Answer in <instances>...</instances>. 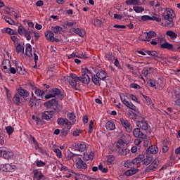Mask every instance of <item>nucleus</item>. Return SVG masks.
<instances>
[{
  "mask_svg": "<svg viewBox=\"0 0 180 180\" xmlns=\"http://www.w3.org/2000/svg\"><path fill=\"white\" fill-rule=\"evenodd\" d=\"M120 98L122 102L127 106V108H129V109H131L133 111H131V115L132 114L134 117H131L133 120H136L139 119V116L140 115V112H139V110H137V107L131 103L130 100H127V96H124V94H120Z\"/></svg>",
  "mask_w": 180,
  "mask_h": 180,
  "instance_id": "nucleus-1",
  "label": "nucleus"
},
{
  "mask_svg": "<svg viewBox=\"0 0 180 180\" xmlns=\"http://www.w3.org/2000/svg\"><path fill=\"white\" fill-rule=\"evenodd\" d=\"M67 79L70 85L72 86L75 89H77V86L79 85L81 82V78L78 77L75 74H70L69 76L67 77Z\"/></svg>",
  "mask_w": 180,
  "mask_h": 180,
  "instance_id": "nucleus-2",
  "label": "nucleus"
},
{
  "mask_svg": "<svg viewBox=\"0 0 180 180\" xmlns=\"http://www.w3.org/2000/svg\"><path fill=\"white\" fill-rule=\"evenodd\" d=\"M18 33L20 36H24L27 40H32V34H33V30H26L23 25H20L18 27Z\"/></svg>",
  "mask_w": 180,
  "mask_h": 180,
  "instance_id": "nucleus-3",
  "label": "nucleus"
},
{
  "mask_svg": "<svg viewBox=\"0 0 180 180\" xmlns=\"http://www.w3.org/2000/svg\"><path fill=\"white\" fill-rule=\"evenodd\" d=\"M56 96H59L60 101L64 99V94L61 92V90L57 88H53L50 91V94L45 96V99H51V98H56Z\"/></svg>",
  "mask_w": 180,
  "mask_h": 180,
  "instance_id": "nucleus-4",
  "label": "nucleus"
},
{
  "mask_svg": "<svg viewBox=\"0 0 180 180\" xmlns=\"http://www.w3.org/2000/svg\"><path fill=\"white\" fill-rule=\"evenodd\" d=\"M83 71L82 72V75L80 77L81 82L83 84L88 85L91 81V78H89V75L91 74V70H89L88 68H84L82 69Z\"/></svg>",
  "mask_w": 180,
  "mask_h": 180,
  "instance_id": "nucleus-5",
  "label": "nucleus"
},
{
  "mask_svg": "<svg viewBox=\"0 0 180 180\" xmlns=\"http://www.w3.org/2000/svg\"><path fill=\"white\" fill-rule=\"evenodd\" d=\"M0 157L9 160L13 157V152L6 148H0Z\"/></svg>",
  "mask_w": 180,
  "mask_h": 180,
  "instance_id": "nucleus-6",
  "label": "nucleus"
},
{
  "mask_svg": "<svg viewBox=\"0 0 180 180\" xmlns=\"http://www.w3.org/2000/svg\"><path fill=\"white\" fill-rule=\"evenodd\" d=\"M120 124H122V127L125 129L127 133H131L133 131V127H131V124L129 122V120L126 118H121L120 119Z\"/></svg>",
  "mask_w": 180,
  "mask_h": 180,
  "instance_id": "nucleus-7",
  "label": "nucleus"
},
{
  "mask_svg": "<svg viewBox=\"0 0 180 180\" xmlns=\"http://www.w3.org/2000/svg\"><path fill=\"white\" fill-rule=\"evenodd\" d=\"M145 37H141V41H151V39L157 37V33L154 31H149L144 33Z\"/></svg>",
  "mask_w": 180,
  "mask_h": 180,
  "instance_id": "nucleus-8",
  "label": "nucleus"
},
{
  "mask_svg": "<svg viewBox=\"0 0 180 180\" xmlns=\"http://www.w3.org/2000/svg\"><path fill=\"white\" fill-rule=\"evenodd\" d=\"M162 17L165 19V20H169V19H174L175 18V14L174 13V11L172 9L169 8H166V11H165L162 14Z\"/></svg>",
  "mask_w": 180,
  "mask_h": 180,
  "instance_id": "nucleus-9",
  "label": "nucleus"
},
{
  "mask_svg": "<svg viewBox=\"0 0 180 180\" xmlns=\"http://www.w3.org/2000/svg\"><path fill=\"white\" fill-rule=\"evenodd\" d=\"M32 174L34 175V180H46V176L43 174L41 171H39V169H34Z\"/></svg>",
  "mask_w": 180,
  "mask_h": 180,
  "instance_id": "nucleus-10",
  "label": "nucleus"
},
{
  "mask_svg": "<svg viewBox=\"0 0 180 180\" xmlns=\"http://www.w3.org/2000/svg\"><path fill=\"white\" fill-rule=\"evenodd\" d=\"M136 126L141 130H144L145 131H147L148 130V122L146 121V120L143 119L139 121H136Z\"/></svg>",
  "mask_w": 180,
  "mask_h": 180,
  "instance_id": "nucleus-11",
  "label": "nucleus"
},
{
  "mask_svg": "<svg viewBox=\"0 0 180 180\" xmlns=\"http://www.w3.org/2000/svg\"><path fill=\"white\" fill-rule=\"evenodd\" d=\"M45 37L46 40H49V41H56V43H58V41H60V39L54 37V33L53 31H46L45 32Z\"/></svg>",
  "mask_w": 180,
  "mask_h": 180,
  "instance_id": "nucleus-12",
  "label": "nucleus"
},
{
  "mask_svg": "<svg viewBox=\"0 0 180 180\" xmlns=\"http://www.w3.org/2000/svg\"><path fill=\"white\" fill-rule=\"evenodd\" d=\"M11 60L8 59H6L3 60L2 64L1 65V69L4 71V72H7L9 74V68H11Z\"/></svg>",
  "mask_w": 180,
  "mask_h": 180,
  "instance_id": "nucleus-13",
  "label": "nucleus"
},
{
  "mask_svg": "<svg viewBox=\"0 0 180 180\" xmlns=\"http://www.w3.org/2000/svg\"><path fill=\"white\" fill-rule=\"evenodd\" d=\"M132 134L134 137H136V139H146V134L141 132L140 129L139 128H134L132 131Z\"/></svg>",
  "mask_w": 180,
  "mask_h": 180,
  "instance_id": "nucleus-14",
  "label": "nucleus"
},
{
  "mask_svg": "<svg viewBox=\"0 0 180 180\" xmlns=\"http://www.w3.org/2000/svg\"><path fill=\"white\" fill-rule=\"evenodd\" d=\"M160 164V161L158 160H155L152 162V163L146 167V172H150V171H154Z\"/></svg>",
  "mask_w": 180,
  "mask_h": 180,
  "instance_id": "nucleus-15",
  "label": "nucleus"
},
{
  "mask_svg": "<svg viewBox=\"0 0 180 180\" xmlns=\"http://www.w3.org/2000/svg\"><path fill=\"white\" fill-rule=\"evenodd\" d=\"M53 116H54V111L49 110V111H44L42 113L41 117L44 120H50V119H53Z\"/></svg>",
  "mask_w": 180,
  "mask_h": 180,
  "instance_id": "nucleus-16",
  "label": "nucleus"
},
{
  "mask_svg": "<svg viewBox=\"0 0 180 180\" xmlns=\"http://www.w3.org/2000/svg\"><path fill=\"white\" fill-rule=\"evenodd\" d=\"M75 151H79L80 153H84L86 150V145L82 143H78L74 146Z\"/></svg>",
  "mask_w": 180,
  "mask_h": 180,
  "instance_id": "nucleus-17",
  "label": "nucleus"
},
{
  "mask_svg": "<svg viewBox=\"0 0 180 180\" xmlns=\"http://www.w3.org/2000/svg\"><path fill=\"white\" fill-rule=\"evenodd\" d=\"M57 123L58 124H59V126H64V124H66L68 127H71L72 124L71 122H69L68 119H64L63 117L58 118L57 120Z\"/></svg>",
  "mask_w": 180,
  "mask_h": 180,
  "instance_id": "nucleus-18",
  "label": "nucleus"
},
{
  "mask_svg": "<svg viewBox=\"0 0 180 180\" xmlns=\"http://www.w3.org/2000/svg\"><path fill=\"white\" fill-rule=\"evenodd\" d=\"M124 144H126V142H124L122 139L119 140L117 141V143L113 144V146H112V151H115L116 150H119L120 148H123V147H124Z\"/></svg>",
  "mask_w": 180,
  "mask_h": 180,
  "instance_id": "nucleus-19",
  "label": "nucleus"
},
{
  "mask_svg": "<svg viewBox=\"0 0 180 180\" xmlns=\"http://www.w3.org/2000/svg\"><path fill=\"white\" fill-rule=\"evenodd\" d=\"M57 102L58 101L56 98H53V99L49 101L48 102H45L44 106L47 109H51V108L53 109L54 108V106L57 105Z\"/></svg>",
  "mask_w": 180,
  "mask_h": 180,
  "instance_id": "nucleus-20",
  "label": "nucleus"
},
{
  "mask_svg": "<svg viewBox=\"0 0 180 180\" xmlns=\"http://www.w3.org/2000/svg\"><path fill=\"white\" fill-rule=\"evenodd\" d=\"M166 36L169 40H176L178 37V34L172 30H167L166 32Z\"/></svg>",
  "mask_w": 180,
  "mask_h": 180,
  "instance_id": "nucleus-21",
  "label": "nucleus"
},
{
  "mask_svg": "<svg viewBox=\"0 0 180 180\" xmlns=\"http://www.w3.org/2000/svg\"><path fill=\"white\" fill-rule=\"evenodd\" d=\"M77 163H76V167L79 169H85L87 167L86 163L84 162V160L82 159L77 158Z\"/></svg>",
  "mask_w": 180,
  "mask_h": 180,
  "instance_id": "nucleus-22",
  "label": "nucleus"
},
{
  "mask_svg": "<svg viewBox=\"0 0 180 180\" xmlns=\"http://www.w3.org/2000/svg\"><path fill=\"white\" fill-rule=\"evenodd\" d=\"M155 70L153 67H146L143 69L141 71V74L143 77H147V75H150V74H153Z\"/></svg>",
  "mask_w": 180,
  "mask_h": 180,
  "instance_id": "nucleus-23",
  "label": "nucleus"
},
{
  "mask_svg": "<svg viewBox=\"0 0 180 180\" xmlns=\"http://www.w3.org/2000/svg\"><path fill=\"white\" fill-rule=\"evenodd\" d=\"M113 153H118V154H120V155H127V154H129V153H130V149L124 146L122 148L113 150Z\"/></svg>",
  "mask_w": 180,
  "mask_h": 180,
  "instance_id": "nucleus-24",
  "label": "nucleus"
},
{
  "mask_svg": "<svg viewBox=\"0 0 180 180\" xmlns=\"http://www.w3.org/2000/svg\"><path fill=\"white\" fill-rule=\"evenodd\" d=\"M158 153V147L156 146H150L148 149L146 150V154L148 155H150L151 154H157Z\"/></svg>",
  "mask_w": 180,
  "mask_h": 180,
  "instance_id": "nucleus-25",
  "label": "nucleus"
},
{
  "mask_svg": "<svg viewBox=\"0 0 180 180\" xmlns=\"http://www.w3.org/2000/svg\"><path fill=\"white\" fill-rule=\"evenodd\" d=\"M70 33H76V34H78L80 37L85 36V32L79 28H70Z\"/></svg>",
  "mask_w": 180,
  "mask_h": 180,
  "instance_id": "nucleus-26",
  "label": "nucleus"
},
{
  "mask_svg": "<svg viewBox=\"0 0 180 180\" xmlns=\"http://www.w3.org/2000/svg\"><path fill=\"white\" fill-rule=\"evenodd\" d=\"M96 75L97 78H98V79H101V81H105V79H106V77H108L106 72H105L104 70L98 71Z\"/></svg>",
  "mask_w": 180,
  "mask_h": 180,
  "instance_id": "nucleus-27",
  "label": "nucleus"
},
{
  "mask_svg": "<svg viewBox=\"0 0 180 180\" xmlns=\"http://www.w3.org/2000/svg\"><path fill=\"white\" fill-rule=\"evenodd\" d=\"M139 171H140V169L136 168H131L124 172V175H126V176H131L133 175H135V174H137Z\"/></svg>",
  "mask_w": 180,
  "mask_h": 180,
  "instance_id": "nucleus-28",
  "label": "nucleus"
},
{
  "mask_svg": "<svg viewBox=\"0 0 180 180\" xmlns=\"http://www.w3.org/2000/svg\"><path fill=\"white\" fill-rule=\"evenodd\" d=\"M144 160V155H139L134 160H132L133 165H137V164H140V162H143Z\"/></svg>",
  "mask_w": 180,
  "mask_h": 180,
  "instance_id": "nucleus-29",
  "label": "nucleus"
},
{
  "mask_svg": "<svg viewBox=\"0 0 180 180\" xmlns=\"http://www.w3.org/2000/svg\"><path fill=\"white\" fill-rule=\"evenodd\" d=\"M25 54L28 57H32V56H33V49L32 48V45L30 44H26Z\"/></svg>",
  "mask_w": 180,
  "mask_h": 180,
  "instance_id": "nucleus-30",
  "label": "nucleus"
},
{
  "mask_svg": "<svg viewBox=\"0 0 180 180\" xmlns=\"http://www.w3.org/2000/svg\"><path fill=\"white\" fill-rule=\"evenodd\" d=\"M3 170L5 172H13L15 171V166H12L11 164H6L3 166Z\"/></svg>",
  "mask_w": 180,
  "mask_h": 180,
  "instance_id": "nucleus-31",
  "label": "nucleus"
},
{
  "mask_svg": "<svg viewBox=\"0 0 180 180\" xmlns=\"http://www.w3.org/2000/svg\"><path fill=\"white\" fill-rule=\"evenodd\" d=\"M68 58L69 59H71V58H84V60L86 59V55H84V54H82L80 56H79V53H72L71 54H69L68 56Z\"/></svg>",
  "mask_w": 180,
  "mask_h": 180,
  "instance_id": "nucleus-32",
  "label": "nucleus"
},
{
  "mask_svg": "<svg viewBox=\"0 0 180 180\" xmlns=\"http://www.w3.org/2000/svg\"><path fill=\"white\" fill-rule=\"evenodd\" d=\"M15 67L17 69V72L20 74V75H25V73L26 72L25 68L22 66V64L16 63Z\"/></svg>",
  "mask_w": 180,
  "mask_h": 180,
  "instance_id": "nucleus-33",
  "label": "nucleus"
},
{
  "mask_svg": "<svg viewBox=\"0 0 180 180\" xmlns=\"http://www.w3.org/2000/svg\"><path fill=\"white\" fill-rule=\"evenodd\" d=\"M18 95L22 98H27L29 96V91L26 89H18Z\"/></svg>",
  "mask_w": 180,
  "mask_h": 180,
  "instance_id": "nucleus-34",
  "label": "nucleus"
},
{
  "mask_svg": "<svg viewBox=\"0 0 180 180\" xmlns=\"http://www.w3.org/2000/svg\"><path fill=\"white\" fill-rule=\"evenodd\" d=\"M150 20H154L155 22H161V17L160 15L153 13H152V16H150Z\"/></svg>",
  "mask_w": 180,
  "mask_h": 180,
  "instance_id": "nucleus-35",
  "label": "nucleus"
},
{
  "mask_svg": "<svg viewBox=\"0 0 180 180\" xmlns=\"http://www.w3.org/2000/svg\"><path fill=\"white\" fill-rule=\"evenodd\" d=\"M16 52L18 54H23L25 53V45L17 44Z\"/></svg>",
  "mask_w": 180,
  "mask_h": 180,
  "instance_id": "nucleus-36",
  "label": "nucleus"
},
{
  "mask_svg": "<svg viewBox=\"0 0 180 180\" xmlns=\"http://www.w3.org/2000/svg\"><path fill=\"white\" fill-rule=\"evenodd\" d=\"M145 53H146L148 56H151L152 57H154V60H157V57H158V52L155 51L146 50Z\"/></svg>",
  "mask_w": 180,
  "mask_h": 180,
  "instance_id": "nucleus-37",
  "label": "nucleus"
},
{
  "mask_svg": "<svg viewBox=\"0 0 180 180\" xmlns=\"http://www.w3.org/2000/svg\"><path fill=\"white\" fill-rule=\"evenodd\" d=\"M162 49H167V50H174V45L168 42H165L160 45Z\"/></svg>",
  "mask_w": 180,
  "mask_h": 180,
  "instance_id": "nucleus-38",
  "label": "nucleus"
},
{
  "mask_svg": "<svg viewBox=\"0 0 180 180\" xmlns=\"http://www.w3.org/2000/svg\"><path fill=\"white\" fill-rule=\"evenodd\" d=\"M13 102L15 103V105H17V106L20 105V96L19 94H15L13 98Z\"/></svg>",
  "mask_w": 180,
  "mask_h": 180,
  "instance_id": "nucleus-39",
  "label": "nucleus"
},
{
  "mask_svg": "<svg viewBox=\"0 0 180 180\" xmlns=\"http://www.w3.org/2000/svg\"><path fill=\"white\" fill-rule=\"evenodd\" d=\"M105 127L107 130H115L116 129V125H115V123L111 121H108Z\"/></svg>",
  "mask_w": 180,
  "mask_h": 180,
  "instance_id": "nucleus-40",
  "label": "nucleus"
},
{
  "mask_svg": "<svg viewBox=\"0 0 180 180\" xmlns=\"http://www.w3.org/2000/svg\"><path fill=\"white\" fill-rule=\"evenodd\" d=\"M125 4L126 5H141L140 0H127Z\"/></svg>",
  "mask_w": 180,
  "mask_h": 180,
  "instance_id": "nucleus-41",
  "label": "nucleus"
},
{
  "mask_svg": "<svg viewBox=\"0 0 180 180\" xmlns=\"http://www.w3.org/2000/svg\"><path fill=\"white\" fill-rule=\"evenodd\" d=\"M165 27H174V18H170L169 20H165Z\"/></svg>",
  "mask_w": 180,
  "mask_h": 180,
  "instance_id": "nucleus-42",
  "label": "nucleus"
},
{
  "mask_svg": "<svg viewBox=\"0 0 180 180\" xmlns=\"http://www.w3.org/2000/svg\"><path fill=\"white\" fill-rule=\"evenodd\" d=\"M143 162L144 165H149V164H151V162H153V156L147 155L146 158H143Z\"/></svg>",
  "mask_w": 180,
  "mask_h": 180,
  "instance_id": "nucleus-43",
  "label": "nucleus"
},
{
  "mask_svg": "<svg viewBox=\"0 0 180 180\" xmlns=\"http://www.w3.org/2000/svg\"><path fill=\"white\" fill-rule=\"evenodd\" d=\"M155 12H161L162 11V6H161V2L156 1V4L155 6V8H153Z\"/></svg>",
  "mask_w": 180,
  "mask_h": 180,
  "instance_id": "nucleus-44",
  "label": "nucleus"
},
{
  "mask_svg": "<svg viewBox=\"0 0 180 180\" xmlns=\"http://www.w3.org/2000/svg\"><path fill=\"white\" fill-rule=\"evenodd\" d=\"M34 94L37 96H40L41 98H43L44 96L45 92H44V91H42L37 88H35Z\"/></svg>",
  "mask_w": 180,
  "mask_h": 180,
  "instance_id": "nucleus-45",
  "label": "nucleus"
},
{
  "mask_svg": "<svg viewBox=\"0 0 180 180\" xmlns=\"http://www.w3.org/2000/svg\"><path fill=\"white\" fill-rule=\"evenodd\" d=\"M133 9L136 13H143V12H144V7L135 6L133 7Z\"/></svg>",
  "mask_w": 180,
  "mask_h": 180,
  "instance_id": "nucleus-46",
  "label": "nucleus"
},
{
  "mask_svg": "<svg viewBox=\"0 0 180 180\" xmlns=\"http://www.w3.org/2000/svg\"><path fill=\"white\" fill-rule=\"evenodd\" d=\"M39 103V101L36 98H30V102H29V106L30 108H33V106H37V105Z\"/></svg>",
  "mask_w": 180,
  "mask_h": 180,
  "instance_id": "nucleus-47",
  "label": "nucleus"
},
{
  "mask_svg": "<svg viewBox=\"0 0 180 180\" xmlns=\"http://www.w3.org/2000/svg\"><path fill=\"white\" fill-rule=\"evenodd\" d=\"M53 110L56 112L57 113H60L61 110H63V106L61 105L58 104V101L56 103V105L53 106Z\"/></svg>",
  "mask_w": 180,
  "mask_h": 180,
  "instance_id": "nucleus-48",
  "label": "nucleus"
},
{
  "mask_svg": "<svg viewBox=\"0 0 180 180\" xmlns=\"http://www.w3.org/2000/svg\"><path fill=\"white\" fill-rule=\"evenodd\" d=\"M67 117L68 119H70V120H72L73 124H75V117H76L75 113L74 112L68 113Z\"/></svg>",
  "mask_w": 180,
  "mask_h": 180,
  "instance_id": "nucleus-49",
  "label": "nucleus"
},
{
  "mask_svg": "<svg viewBox=\"0 0 180 180\" xmlns=\"http://www.w3.org/2000/svg\"><path fill=\"white\" fill-rule=\"evenodd\" d=\"M143 140V146L144 147H148V146H150V144H151V140H150V138L147 137V135H146V137L145 138H141Z\"/></svg>",
  "mask_w": 180,
  "mask_h": 180,
  "instance_id": "nucleus-50",
  "label": "nucleus"
},
{
  "mask_svg": "<svg viewBox=\"0 0 180 180\" xmlns=\"http://www.w3.org/2000/svg\"><path fill=\"white\" fill-rule=\"evenodd\" d=\"M98 169H99V171H101V172H103V174H106L108 172V168L103 167V164H102V162H101L99 164Z\"/></svg>",
  "mask_w": 180,
  "mask_h": 180,
  "instance_id": "nucleus-51",
  "label": "nucleus"
},
{
  "mask_svg": "<svg viewBox=\"0 0 180 180\" xmlns=\"http://www.w3.org/2000/svg\"><path fill=\"white\" fill-rule=\"evenodd\" d=\"M6 33H8V34H18V32L13 30V29H11L9 27L6 28L5 30Z\"/></svg>",
  "mask_w": 180,
  "mask_h": 180,
  "instance_id": "nucleus-52",
  "label": "nucleus"
},
{
  "mask_svg": "<svg viewBox=\"0 0 180 180\" xmlns=\"http://www.w3.org/2000/svg\"><path fill=\"white\" fill-rule=\"evenodd\" d=\"M53 153L56 154V157H58V158H63V153H61V150L60 149H53Z\"/></svg>",
  "mask_w": 180,
  "mask_h": 180,
  "instance_id": "nucleus-53",
  "label": "nucleus"
},
{
  "mask_svg": "<svg viewBox=\"0 0 180 180\" xmlns=\"http://www.w3.org/2000/svg\"><path fill=\"white\" fill-rule=\"evenodd\" d=\"M143 97L144 98L145 101H146V103L148 105V106H151L153 105V101H151L150 97L145 95H143Z\"/></svg>",
  "mask_w": 180,
  "mask_h": 180,
  "instance_id": "nucleus-54",
  "label": "nucleus"
},
{
  "mask_svg": "<svg viewBox=\"0 0 180 180\" xmlns=\"http://www.w3.org/2000/svg\"><path fill=\"white\" fill-rule=\"evenodd\" d=\"M148 20H150V15H144L141 16V19L139 20V22H147Z\"/></svg>",
  "mask_w": 180,
  "mask_h": 180,
  "instance_id": "nucleus-55",
  "label": "nucleus"
},
{
  "mask_svg": "<svg viewBox=\"0 0 180 180\" xmlns=\"http://www.w3.org/2000/svg\"><path fill=\"white\" fill-rule=\"evenodd\" d=\"M99 79H100L96 77V76L91 77V81L92 82H94V84H95V85H101V84L99 83Z\"/></svg>",
  "mask_w": 180,
  "mask_h": 180,
  "instance_id": "nucleus-56",
  "label": "nucleus"
},
{
  "mask_svg": "<svg viewBox=\"0 0 180 180\" xmlns=\"http://www.w3.org/2000/svg\"><path fill=\"white\" fill-rule=\"evenodd\" d=\"M131 165H133V160H127L124 163V167H125V168H130L131 167Z\"/></svg>",
  "mask_w": 180,
  "mask_h": 180,
  "instance_id": "nucleus-57",
  "label": "nucleus"
},
{
  "mask_svg": "<svg viewBox=\"0 0 180 180\" xmlns=\"http://www.w3.org/2000/svg\"><path fill=\"white\" fill-rule=\"evenodd\" d=\"M174 103L176 106H180V93L176 95Z\"/></svg>",
  "mask_w": 180,
  "mask_h": 180,
  "instance_id": "nucleus-58",
  "label": "nucleus"
},
{
  "mask_svg": "<svg viewBox=\"0 0 180 180\" xmlns=\"http://www.w3.org/2000/svg\"><path fill=\"white\" fill-rule=\"evenodd\" d=\"M51 30L53 33L57 34L58 33V32L61 31V27L60 26L52 27Z\"/></svg>",
  "mask_w": 180,
  "mask_h": 180,
  "instance_id": "nucleus-59",
  "label": "nucleus"
},
{
  "mask_svg": "<svg viewBox=\"0 0 180 180\" xmlns=\"http://www.w3.org/2000/svg\"><path fill=\"white\" fill-rule=\"evenodd\" d=\"M75 155H77L72 153H70L66 155V160H68V161H70V160H74V158L75 157Z\"/></svg>",
  "mask_w": 180,
  "mask_h": 180,
  "instance_id": "nucleus-60",
  "label": "nucleus"
},
{
  "mask_svg": "<svg viewBox=\"0 0 180 180\" xmlns=\"http://www.w3.org/2000/svg\"><path fill=\"white\" fill-rule=\"evenodd\" d=\"M129 98L131 99V101H134V102H136V103H140V101H139V98L134 94H129Z\"/></svg>",
  "mask_w": 180,
  "mask_h": 180,
  "instance_id": "nucleus-61",
  "label": "nucleus"
},
{
  "mask_svg": "<svg viewBox=\"0 0 180 180\" xmlns=\"http://www.w3.org/2000/svg\"><path fill=\"white\" fill-rule=\"evenodd\" d=\"M105 58L107 61H112L113 56H112V53H105Z\"/></svg>",
  "mask_w": 180,
  "mask_h": 180,
  "instance_id": "nucleus-62",
  "label": "nucleus"
},
{
  "mask_svg": "<svg viewBox=\"0 0 180 180\" xmlns=\"http://www.w3.org/2000/svg\"><path fill=\"white\" fill-rule=\"evenodd\" d=\"M6 130L8 136H11V134H12V133H13V128H12V127H11V126L6 127Z\"/></svg>",
  "mask_w": 180,
  "mask_h": 180,
  "instance_id": "nucleus-63",
  "label": "nucleus"
},
{
  "mask_svg": "<svg viewBox=\"0 0 180 180\" xmlns=\"http://www.w3.org/2000/svg\"><path fill=\"white\" fill-rule=\"evenodd\" d=\"M11 39L12 41H13L14 44H19V39L17 38L16 36H11Z\"/></svg>",
  "mask_w": 180,
  "mask_h": 180,
  "instance_id": "nucleus-64",
  "label": "nucleus"
}]
</instances>
